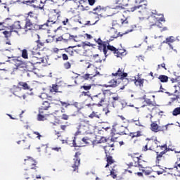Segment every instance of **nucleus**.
Segmentation results:
<instances>
[{
    "mask_svg": "<svg viewBox=\"0 0 180 180\" xmlns=\"http://www.w3.org/2000/svg\"><path fill=\"white\" fill-rule=\"evenodd\" d=\"M22 89H24L25 91H33V86H32L29 82H19L18 86H13L11 92L15 96L20 98V99H22V98L25 100L26 99V94L23 93Z\"/></svg>",
    "mask_w": 180,
    "mask_h": 180,
    "instance_id": "1",
    "label": "nucleus"
},
{
    "mask_svg": "<svg viewBox=\"0 0 180 180\" xmlns=\"http://www.w3.org/2000/svg\"><path fill=\"white\" fill-rule=\"evenodd\" d=\"M77 129V131L75 133V136H78V134H91L94 127L89 123V120L84 119L80 120Z\"/></svg>",
    "mask_w": 180,
    "mask_h": 180,
    "instance_id": "2",
    "label": "nucleus"
},
{
    "mask_svg": "<svg viewBox=\"0 0 180 180\" xmlns=\"http://www.w3.org/2000/svg\"><path fill=\"white\" fill-rule=\"evenodd\" d=\"M37 22H39V17L37 16V14L33 11H30L25 19V25L23 29L25 32H29V30L34 29V26L37 25L36 24Z\"/></svg>",
    "mask_w": 180,
    "mask_h": 180,
    "instance_id": "3",
    "label": "nucleus"
},
{
    "mask_svg": "<svg viewBox=\"0 0 180 180\" xmlns=\"http://www.w3.org/2000/svg\"><path fill=\"white\" fill-rule=\"evenodd\" d=\"M159 16L160 17H157L153 15L148 16V22L150 29H153L154 26H157L160 29L162 27V23L161 22H165V18L164 17V14H160Z\"/></svg>",
    "mask_w": 180,
    "mask_h": 180,
    "instance_id": "4",
    "label": "nucleus"
},
{
    "mask_svg": "<svg viewBox=\"0 0 180 180\" xmlns=\"http://www.w3.org/2000/svg\"><path fill=\"white\" fill-rule=\"evenodd\" d=\"M8 60H6V63H9L10 64H13L15 67V70H19V68H25V66L26 64L25 63V61L22 60V58L18 56H7Z\"/></svg>",
    "mask_w": 180,
    "mask_h": 180,
    "instance_id": "5",
    "label": "nucleus"
},
{
    "mask_svg": "<svg viewBox=\"0 0 180 180\" xmlns=\"http://www.w3.org/2000/svg\"><path fill=\"white\" fill-rule=\"evenodd\" d=\"M127 127H124L123 125H114L111 129V136L112 139H115V136L116 134H119L120 136H124L127 134Z\"/></svg>",
    "mask_w": 180,
    "mask_h": 180,
    "instance_id": "6",
    "label": "nucleus"
},
{
    "mask_svg": "<svg viewBox=\"0 0 180 180\" xmlns=\"http://www.w3.org/2000/svg\"><path fill=\"white\" fill-rule=\"evenodd\" d=\"M37 164V161L34 160V158H33L32 157L27 156L24 159V165H25V167H27V168H30V169H34V171H36V169L39 168Z\"/></svg>",
    "mask_w": 180,
    "mask_h": 180,
    "instance_id": "7",
    "label": "nucleus"
},
{
    "mask_svg": "<svg viewBox=\"0 0 180 180\" xmlns=\"http://www.w3.org/2000/svg\"><path fill=\"white\" fill-rule=\"evenodd\" d=\"M61 18V11L60 10L54 9L49 14V19L47 20L48 22L51 23H57Z\"/></svg>",
    "mask_w": 180,
    "mask_h": 180,
    "instance_id": "8",
    "label": "nucleus"
},
{
    "mask_svg": "<svg viewBox=\"0 0 180 180\" xmlns=\"http://www.w3.org/2000/svg\"><path fill=\"white\" fill-rule=\"evenodd\" d=\"M91 100L97 103L98 106H103L106 102V95L103 93H99L97 95L91 96Z\"/></svg>",
    "mask_w": 180,
    "mask_h": 180,
    "instance_id": "9",
    "label": "nucleus"
},
{
    "mask_svg": "<svg viewBox=\"0 0 180 180\" xmlns=\"http://www.w3.org/2000/svg\"><path fill=\"white\" fill-rule=\"evenodd\" d=\"M108 50H110V51H112L113 54L117 58H122V57H124L126 56V49H117L116 47L112 46V45H108Z\"/></svg>",
    "mask_w": 180,
    "mask_h": 180,
    "instance_id": "10",
    "label": "nucleus"
},
{
    "mask_svg": "<svg viewBox=\"0 0 180 180\" xmlns=\"http://www.w3.org/2000/svg\"><path fill=\"white\" fill-rule=\"evenodd\" d=\"M96 43H97L98 45V49L100 50V51H103L104 53V56L105 57H108V43L106 41H102L101 38L98 39H94Z\"/></svg>",
    "mask_w": 180,
    "mask_h": 180,
    "instance_id": "11",
    "label": "nucleus"
},
{
    "mask_svg": "<svg viewBox=\"0 0 180 180\" xmlns=\"http://www.w3.org/2000/svg\"><path fill=\"white\" fill-rule=\"evenodd\" d=\"M112 77H118L121 81H127V84H129V79H127V73L124 72V68H119L115 73H112Z\"/></svg>",
    "mask_w": 180,
    "mask_h": 180,
    "instance_id": "12",
    "label": "nucleus"
},
{
    "mask_svg": "<svg viewBox=\"0 0 180 180\" xmlns=\"http://www.w3.org/2000/svg\"><path fill=\"white\" fill-rule=\"evenodd\" d=\"M79 155H81V152H76L75 158L73 159V163L72 164V168H73L74 172L78 171V168L81 164V159L79 158Z\"/></svg>",
    "mask_w": 180,
    "mask_h": 180,
    "instance_id": "13",
    "label": "nucleus"
},
{
    "mask_svg": "<svg viewBox=\"0 0 180 180\" xmlns=\"http://www.w3.org/2000/svg\"><path fill=\"white\" fill-rule=\"evenodd\" d=\"M88 1L86 0H79L78 8L82 12H85V11H91V7L88 5Z\"/></svg>",
    "mask_w": 180,
    "mask_h": 180,
    "instance_id": "14",
    "label": "nucleus"
},
{
    "mask_svg": "<svg viewBox=\"0 0 180 180\" xmlns=\"http://www.w3.org/2000/svg\"><path fill=\"white\" fill-rule=\"evenodd\" d=\"M137 9H142L141 11L139 10L138 12L141 15H144V13H146V10L147 9V4H143L139 6L131 7V8H129V11L134 12V11H137Z\"/></svg>",
    "mask_w": 180,
    "mask_h": 180,
    "instance_id": "15",
    "label": "nucleus"
},
{
    "mask_svg": "<svg viewBox=\"0 0 180 180\" xmlns=\"http://www.w3.org/2000/svg\"><path fill=\"white\" fill-rule=\"evenodd\" d=\"M13 21L11 18H6L3 22H0V26H3L5 29L11 30Z\"/></svg>",
    "mask_w": 180,
    "mask_h": 180,
    "instance_id": "16",
    "label": "nucleus"
},
{
    "mask_svg": "<svg viewBox=\"0 0 180 180\" xmlns=\"http://www.w3.org/2000/svg\"><path fill=\"white\" fill-rule=\"evenodd\" d=\"M29 63H30V64H32V65H36V64H43L44 63V58L32 56Z\"/></svg>",
    "mask_w": 180,
    "mask_h": 180,
    "instance_id": "17",
    "label": "nucleus"
},
{
    "mask_svg": "<svg viewBox=\"0 0 180 180\" xmlns=\"http://www.w3.org/2000/svg\"><path fill=\"white\" fill-rule=\"evenodd\" d=\"M20 29H22L20 21L14 22L10 27V30L14 32L15 33H18V30H20Z\"/></svg>",
    "mask_w": 180,
    "mask_h": 180,
    "instance_id": "18",
    "label": "nucleus"
},
{
    "mask_svg": "<svg viewBox=\"0 0 180 180\" xmlns=\"http://www.w3.org/2000/svg\"><path fill=\"white\" fill-rule=\"evenodd\" d=\"M49 108H50V102H49V100H45L39 108V112L44 113V110H49Z\"/></svg>",
    "mask_w": 180,
    "mask_h": 180,
    "instance_id": "19",
    "label": "nucleus"
},
{
    "mask_svg": "<svg viewBox=\"0 0 180 180\" xmlns=\"http://www.w3.org/2000/svg\"><path fill=\"white\" fill-rule=\"evenodd\" d=\"M165 149L162 150V152H159L160 149H157L156 150V160L157 161H160L161 160V158H162V155H164V154H167V153H168V151H169V148H164Z\"/></svg>",
    "mask_w": 180,
    "mask_h": 180,
    "instance_id": "20",
    "label": "nucleus"
},
{
    "mask_svg": "<svg viewBox=\"0 0 180 180\" xmlns=\"http://www.w3.org/2000/svg\"><path fill=\"white\" fill-rule=\"evenodd\" d=\"M50 92H51L52 94L53 93H61L63 89H62V87L61 86L56 84H52V86H50V89H49Z\"/></svg>",
    "mask_w": 180,
    "mask_h": 180,
    "instance_id": "21",
    "label": "nucleus"
},
{
    "mask_svg": "<svg viewBox=\"0 0 180 180\" xmlns=\"http://www.w3.org/2000/svg\"><path fill=\"white\" fill-rule=\"evenodd\" d=\"M86 64H88V66L86 68L89 69V74H96V75H99V72L98 71V68L95 67V65H94L93 64H91L89 63H87Z\"/></svg>",
    "mask_w": 180,
    "mask_h": 180,
    "instance_id": "22",
    "label": "nucleus"
},
{
    "mask_svg": "<svg viewBox=\"0 0 180 180\" xmlns=\"http://www.w3.org/2000/svg\"><path fill=\"white\" fill-rule=\"evenodd\" d=\"M154 144V141L151 139H148L146 144L143 148V151H148V150H154V146H151Z\"/></svg>",
    "mask_w": 180,
    "mask_h": 180,
    "instance_id": "23",
    "label": "nucleus"
},
{
    "mask_svg": "<svg viewBox=\"0 0 180 180\" xmlns=\"http://www.w3.org/2000/svg\"><path fill=\"white\" fill-rule=\"evenodd\" d=\"M144 79H141L140 77H138L137 79L134 77V85L136 86H139L140 89H143V86H144Z\"/></svg>",
    "mask_w": 180,
    "mask_h": 180,
    "instance_id": "24",
    "label": "nucleus"
},
{
    "mask_svg": "<svg viewBox=\"0 0 180 180\" xmlns=\"http://www.w3.org/2000/svg\"><path fill=\"white\" fill-rule=\"evenodd\" d=\"M49 27V22H46V23L43 25H34V27L32 29V30H46L47 27Z\"/></svg>",
    "mask_w": 180,
    "mask_h": 180,
    "instance_id": "25",
    "label": "nucleus"
},
{
    "mask_svg": "<svg viewBox=\"0 0 180 180\" xmlns=\"http://www.w3.org/2000/svg\"><path fill=\"white\" fill-rule=\"evenodd\" d=\"M110 33L111 34V37L112 39H117V37H122L123 34H120V32H117V30L115 28H111L110 30Z\"/></svg>",
    "mask_w": 180,
    "mask_h": 180,
    "instance_id": "26",
    "label": "nucleus"
},
{
    "mask_svg": "<svg viewBox=\"0 0 180 180\" xmlns=\"http://www.w3.org/2000/svg\"><path fill=\"white\" fill-rule=\"evenodd\" d=\"M128 136L131 138V140L141 137L143 136V132L141 131H137L136 132H130Z\"/></svg>",
    "mask_w": 180,
    "mask_h": 180,
    "instance_id": "27",
    "label": "nucleus"
},
{
    "mask_svg": "<svg viewBox=\"0 0 180 180\" xmlns=\"http://www.w3.org/2000/svg\"><path fill=\"white\" fill-rule=\"evenodd\" d=\"M22 175L25 179H30V178H34V176L31 174L30 169L24 170L22 172Z\"/></svg>",
    "mask_w": 180,
    "mask_h": 180,
    "instance_id": "28",
    "label": "nucleus"
},
{
    "mask_svg": "<svg viewBox=\"0 0 180 180\" xmlns=\"http://www.w3.org/2000/svg\"><path fill=\"white\" fill-rule=\"evenodd\" d=\"M143 99L144 102L148 105V106H157L155 103L153 101H151V98L147 97V95H144L143 96Z\"/></svg>",
    "mask_w": 180,
    "mask_h": 180,
    "instance_id": "29",
    "label": "nucleus"
},
{
    "mask_svg": "<svg viewBox=\"0 0 180 180\" xmlns=\"http://www.w3.org/2000/svg\"><path fill=\"white\" fill-rule=\"evenodd\" d=\"M119 85V83H117V80L115 79H112L108 82V84L105 85L106 88H116Z\"/></svg>",
    "mask_w": 180,
    "mask_h": 180,
    "instance_id": "30",
    "label": "nucleus"
},
{
    "mask_svg": "<svg viewBox=\"0 0 180 180\" xmlns=\"http://www.w3.org/2000/svg\"><path fill=\"white\" fill-rule=\"evenodd\" d=\"M96 77V74L95 73H86L84 75H82L81 76L82 79H84V81H88V79H92V78Z\"/></svg>",
    "mask_w": 180,
    "mask_h": 180,
    "instance_id": "31",
    "label": "nucleus"
},
{
    "mask_svg": "<svg viewBox=\"0 0 180 180\" xmlns=\"http://www.w3.org/2000/svg\"><path fill=\"white\" fill-rule=\"evenodd\" d=\"M60 50H62L65 53H68V54L72 57V56H74V53H75V50H74V47L72 46H69L68 48H65Z\"/></svg>",
    "mask_w": 180,
    "mask_h": 180,
    "instance_id": "32",
    "label": "nucleus"
},
{
    "mask_svg": "<svg viewBox=\"0 0 180 180\" xmlns=\"http://www.w3.org/2000/svg\"><path fill=\"white\" fill-rule=\"evenodd\" d=\"M106 154V161H107V164L105 167V168H108V167H109V165H112V164H114L115 162V160H113V157L110 156V155H108V153Z\"/></svg>",
    "mask_w": 180,
    "mask_h": 180,
    "instance_id": "33",
    "label": "nucleus"
},
{
    "mask_svg": "<svg viewBox=\"0 0 180 180\" xmlns=\"http://www.w3.org/2000/svg\"><path fill=\"white\" fill-rule=\"evenodd\" d=\"M160 125L156 122H153L150 124V130L154 133H158Z\"/></svg>",
    "mask_w": 180,
    "mask_h": 180,
    "instance_id": "34",
    "label": "nucleus"
},
{
    "mask_svg": "<svg viewBox=\"0 0 180 180\" xmlns=\"http://www.w3.org/2000/svg\"><path fill=\"white\" fill-rule=\"evenodd\" d=\"M153 143H155V145L156 146V148H160V150H164V148H168L167 146V144L161 145V142H160L157 139L153 141Z\"/></svg>",
    "mask_w": 180,
    "mask_h": 180,
    "instance_id": "35",
    "label": "nucleus"
},
{
    "mask_svg": "<svg viewBox=\"0 0 180 180\" xmlns=\"http://www.w3.org/2000/svg\"><path fill=\"white\" fill-rule=\"evenodd\" d=\"M39 98L42 99V101H49V102H51V101H53V97L49 96V95H47V94L46 93L41 94Z\"/></svg>",
    "mask_w": 180,
    "mask_h": 180,
    "instance_id": "36",
    "label": "nucleus"
},
{
    "mask_svg": "<svg viewBox=\"0 0 180 180\" xmlns=\"http://www.w3.org/2000/svg\"><path fill=\"white\" fill-rule=\"evenodd\" d=\"M105 7H103L102 6H97L94 8H93V13L94 15H98L101 11H104Z\"/></svg>",
    "mask_w": 180,
    "mask_h": 180,
    "instance_id": "37",
    "label": "nucleus"
},
{
    "mask_svg": "<svg viewBox=\"0 0 180 180\" xmlns=\"http://www.w3.org/2000/svg\"><path fill=\"white\" fill-rule=\"evenodd\" d=\"M92 86H94V84H84V85L81 86H80V89H84V91H91V89L92 88Z\"/></svg>",
    "mask_w": 180,
    "mask_h": 180,
    "instance_id": "38",
    "label": "nucleus"
},
{
    "mask_svg": "<svg viewBox=\"0 0 180 180\" xmlns=\"http://www.w3.org/2000/svg\"><path fill=\"white\" fill-rule=\"evenodd\" d=\"M138 167H139V168H142V169L147 168V162L140 159L138 163Z\"/></svg>",
    "mask_w": 180,
    "mask_h": 180,
    "instance_id": "39",
    "label": "nucleus"
},
{
    "mask_svg": "<svg viewBox=\"0 0 180 180\" xmlns=\"http://www.w3.org/2000/svg\"><path fill=\"white\" fill-rule=\"evenodd\" d=\"M158 79L160 81V82L165 83L168 82L169 77L167 75H160L158 77Z\"/></svg>",
    "mask_w": 180,
    "mask_h": 180,
    "instance_id": "40",
    "label": "nucleus"
},
{
    "mask_svg": "<svg viewBox=\"0 0 180 180\" xmlns=\"http://www.w3.org/2000/svg\"><path fill=\"white\" fill-rule=\"evenodd\" d=\"M50 115L49 114H45L44 111V113H40L38 115V120L39 121H42L44 122V120H46V117H47V116H49Z\"/></svg>",
    "mask_w": 180,
    "mask_h": 180,
    "instance_id": "41",
    "label": "nucleus"
},
{
    "mask_svg": "<svg viewBox=\"0 0 180 180\" xmlns=\"http://www.w3.org/2000/svg\"><path fill=\"white\" fill-rule=\"evenodd\" d=\"M174 41H175V37L171 36L166 38L165 41H163V43H165L166 44H170V43H174Z\"/></svg>",
    "mask_w": 180,
    "mask_h": 180,
    "instance_id": "42",
    "label": "nucleus"
},
{
    "mask_svg": "<svg viewBox=\"0 0 180 180\" xmlns=\"http://www.w3.org/2000/svg\"><path fill=\"white\" fill-rule=\"evenodd\" d=\"M21 56L25 60H27V58H29V53H27V51L26 49H22L21 51Z\"/></svg>",
    "mask_w": 180,
    "mask_h": 180,
    "instance_id": "43",
    "label": "nucleus"
},
{
    "mask_svg": "<svg viewBox=\"0 0 180 180\" xmlns=\"http://www.w3.org/2000/svg\"><path fill=\"white\" fill-rule=\"evenodd\" d=\"M92 60L93 61H94V63H102V59L101 58V57H99V54L94 55L92 57Z\"/></svg>",
    "mask_w": 180,
    "mask_h": 180,
    "instance_id": "44",
    "label": "nucleus"
},
{
    "mask_svg": "<svg viewBox=\"0 0 180 180\" xmlns=\"http://www.w3.org/2000/svg\"><path fill=\"white\" fill-rule=\"evenodd\" d=\"M89 117L90 119H94V117H96L97 119H101V115H98V112L93 111L89 115Z\"/></svg>",
    "mask_w": 180,
    "mask_h": 180,
    "instance_id": "45",
    "label": "nucleus"
},
{
    "mask_svg": "<svg viewBox=\"0 0 180 180\" xmlns=\"http://www.w3.org/2000/svg\"><path fill=\"white\" fill-rule=\"evenodd\" d=\"M143 172L145 174V175H151V172H153V170L150 167H148L147 166V168L142 169Z\"/></svg>",
    "mask_w": 180,
    "mask_h": 180,
    "instance_id": "46",
    "label": "nucleus"
},
{
    "mask_svg": "<svg viewBox=\"0 0 180 180\" xmlns=\"http://www.w3.org/2000/svg\"><path fill=\"white\" fill-rule=\"evenodd\" d=\"M12 32L13 31L11 30H10V31L5 30L2 33L4 35V37L6 39H9V37H11V36H12Z\"/></svg>",
    "mask_w": 180,
    "mask_h": 180,
    "instance_id": "47",
    "label": "nucleus"
},
{
    "mask_svg": "<svg viewBox=\"0 0 180 180\" xmlns=\"http://www.w3.org/2000/svg\"><path fill=\"white\" fill-rule=\"evenodd\" d=\"M129 156L131 158H134L135 160H137V161L139 160V159H141V155H140L139 153H131L129 155Z\"/></svg>",
    "mask_w": 180,
    "mask_h": 180,
    "instance_id": "48",
    "label": "nucleus"
},
{
    "mask_svg": "<svg viewBox=\"0 0 180 180\" xmlns=\"http://www.w3.org/2000/svg\"><path fill=\"white\" fill-rule=\"evenodd\" d=\"M22 147L24 148V150H27L29 148H30V143H29V142L22 140Z\"/></svg>",
    "mask_w": 180,
    "mask_h": 180,
    "instance_id": "49",
    "label": "nucleus"
},
{
    "mask_svg": "<svg viewBox=\"0 0 180 180\" xmlns=\"http://www.w3.org/2000/svg\"><path fill=\"white\" fill-rule=\"evenodd\" d=\"M170 81L172 82V84L177 82L179 87L180 88V76H178L176 78H172Z\"/></svg>",
    "mask_w": 180,
    "mask_h": 180,
    "instance_id": "50",
    "label": "nucleus"
},
{
    "mask_svg": "<svg viewBox=\"0 0 180 180\" xmlns=\"http://www.w3.org/2000/svg\"><path fill=\"white\" fill-rule=\"evenodd\" d=\"M117 169H115V167H113L112 168V169L110 170V175L112 176V178H113V179H116V178H117V175H116V174L115 172H116Z\"/></svg>",
    "mask_w": 180,
    "mask_h": 180,
    "instance_id": "51",
    "label": "nucleus"
},
{
    "mask_svg": "<svg viewBox=\"0 0 180 180\" xmlns=\"http://www.w3.org/2000/svg\"><path fill=\"white\" fill-rule=\"evenodd\" d=\"M168 126H169V124L159 126V131H167V130H168Z\"/></svg>",
    "mask_w": 180,
    "mask_h": 180,
    "instance_id": "52",
    "label": "nucleus"
},
{
    "mask_svg": "<svg viewBox=\"0 0 180 180\" xmlns=\"http://www.w3.org/2000/svg\"><path fill=\"white\" fill-rule=\"evenodd\" d=\"M46 41V43H53V41H56V36L49 35Z\"/></svg>",
    "mask_w": 180,
    "mask_h": 180,
    "instance_id": "53",
    "label": "nucleus"
},
{
    "mask_svg": "<svg viewBox=\"0 0 180 180\" xmlns=\"http://www.w3.org/2000/svg\"><path fill=\"white\" fill-rule=\"evenodd\" d=\"M115 147V144L112 143L111 145H108L104 147V150H105V154L109 153V150H110V148Z\"/></svg>",
    "mask_w": 180,
    "mask_h": 180,
    "instance_id": "54",
    "label": "nucleus"
},
{
    "mask_svg": "<svg viewBox=\"0 0 180 180\" xmlns=\"http://www.w3.org/2000/svg\"><path fill=\"white\" fill-rule=\"evenodd\" d=\"M173 116H178V115H180V107H177L174 109L172 111Z\"/></svg>",
    "mask_w": 180,
    "mask_h": 180,
    "instance_id": "55",
    "label": "nucleus"
},
{
    "mask_svg": "<svg viewBox=\"0 0 180 180\" xmlns=\"http://www.w3.org/2000/svg\"><path fill=\"white\" fill-rule=\"evenodd\" d=\"M81 96H88V98H92V96L89 94V91H82Z\"/></svg>",
    "mask_w": 180,
    "mask_h": 180,
    "instance_id": "56",
    "label": "nucleus"
},
{
    "mask_svg": "<svg viewBox=\"0 0 180 180\" xmlns=\"http://www.w3.org/2000/svg\"><path fill=\"white\" fill-rule=\"evenodd\" d=\"M63 67L65 70H70V68H71V63L70 62H65L64 64H63Z\"/></svg>",
    "mask_w": 180,
    "mask_h": 180,
    "instance_id": "57",
    "label": "nucleus"
},
{
    "mask_svg": "<svg viewBox=\"0 0 180 180\" xmlns=\"http://www.w3.org/2000/svg\"><path fill=\"white\" fill-rule=\"evenodd\" d=\"M127 171H128L129 174H133V172H134V174H137L138 176H143V174L141 172H137L134 169H132V171L131 170H127Z\"/></svg>",
    "mask_w": 180,
    "mask_h": 180,
    "instance_id": "58",
    "label": "nucleus"
},
{
    "mask_svg": "<svg viewBox=\"0 0 180 180\" xmlns=\"http://www.w3.org/2000/svg\"><path fill=\"white\" fill-rule=\"evenodd\" d=\"M98 141V144H101V143H106V141H108V139H105V138L103 137V136H101V137L100 138V139H99L98 141Z\"/></svg>",
    "mask_w": 180,
    "mask_h": 180,
    "instance_id": "59",
    "label": "nucleus"
},
{
    "mask_svg": "<svg viewBox=\"0 0 180 180\" xmlns=\"http://www.w3.org/2000/svg\"><path fill=\"white\" fill-rule=\"evenodd\" d=\"M33 134H35L37 136V139L38 140H41V137H43V135L40 134L39 131H33Z\"/></svg>",
    "mask_w": 180,
    "mask_h": 180,
    "instance_id": "60",
    "label": "nucleus"
},
{
    "mask_svg": "<svg viewBox=\"0 0 180 180\" xmlns=\"http://www.w3.org/2000/svg\"><path fill=\"white\" fill-rule=\"evenodd\" d=\"M60 119H62V120H68L70 119V115L67 114H63L60 116Z\"/></svg>",
    "mask_w": 180,
    "mask_h": 180,
    "instance_id": "61",
    "label": "nucleus"
},
{
    "mask_svg": "<svg viewBox=\"0 0 180 180\" xmlns=\"http://www.w3.org/2000/svg\"><path fill=\"white\" fill-rule=\"evenodd\" d=\"M37 48L38 49H41V47H44V43L40 41V40H37Z\"/></svg>",
    "mask_w": 180,
    "mask_h": 180,
    "instance_id": "62",
    "label": "nucleus"
},
{
    "mask_svg": "<svg viewBox=\"0 0 180 180\" xmlns=\"http://www.w3.org/2000/svg\"><path fill=\"white\" fill-rule=\"evenodd\" d=\"M132 122L134 123L135 126L141 127V122H140L139 120H132Z\"/></svg>",
    "mask_w": 180,
    "mask_h": 180,
    "instance_id": "63",
    "label": "nucleus"
},
{
    "mask_svg": "<svg viewBox=\"0 0 180 180\" xmlns=\"http://www.w3.org/2000/svg\"><path fill=\"white\" fill-rule=\"evenodd\" d=\"M179 99V96L178 95H174V97H172L170 98L171 102H175V101H178Z\"/></svg>",
    "mask_w": 180,
    "mask_h": 180,
    "instance_id": "64",
    "label": "nucleus"
}]
</instances>
